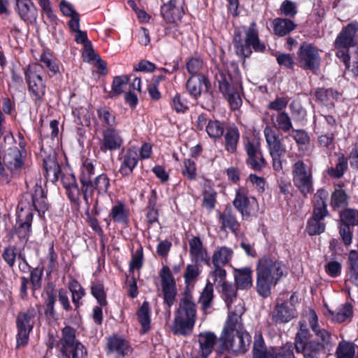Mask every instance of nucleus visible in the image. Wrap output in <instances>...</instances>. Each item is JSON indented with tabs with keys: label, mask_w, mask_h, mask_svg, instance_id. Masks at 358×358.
<instances>
[{
	"label": "nucleus",
	"mask_w": 358,
	"mask_h": 358,
	"mask_svg": "<svg viewBox=\"0 0 358 358\" xmlns=\"http://www.w3.org/2000/svg\"><path fill=\"white\" fill-rule=\"evenodd\" d=\"M243 312L244 308L240 304L236 313L228 316L220 336L224 348L234 353H245L251 342L250 334L242 329L241 317Z\"/></svg>",
	"instance_id": "f257e3e1"
},
{
	"label": "nucleus",
	"mask_w": 358,
	"mask_h": 358,
	"mask_svg": "<svg viewBox=\"0 0 358 358\" xmlns=\"http://www.w3.org/2000/svg\"><path fill=\"white\" fill-rule=\"evenodd\" d=\"M287 274L285 265L275 258L263 257L257 265V291L259 295L266 297L271 288Z\"/></svg>",
	"instance_id": "f03ea898"
},
{
	"label": "nucleus",
	"mask_w": 358,
	"mask_h": 358,
	"mask_svg": "<svg viewBox=\"0 0 358 358\" xmlns=\"http://www.w3.org/2000/svg\"><path fill=\"white\" fill-rule=\"evenodd\" d=\"M196 305L189 290L185 291L175 312L171 330L176 335L187 336L192 332L196 322Z\"/></svg>",
	"instance_id": "7ed1b4c3"
},
{
	"label": "nucleus",
	"mask_w": 358,
	"mask_h": 358,
	"mask_svg": "<svg viewBox=\"0 0 358 358\" xmlns=\"http://www.w3.org/2000/svg\"><path fill=\"white\" fill-rule=\"evenodd\" d=\"M234 45L236 53L240 57H247L252 53L251 48L256 52H263L266 46L260 41L256 23H250L245 32V38H242L240 33H236L234 36Z\"/></svg>",
	"instance_id": "20e7f679"
},
{
	"label": "nucleus",
	"mask_w": 358,
	"mask_h": 358,
	"mask_svg": "<svg viewBox=\"0 0 358 358\" xmlns=\"http://www.w3.org/2000/svg\"><path fill=\"white\" fill-rule=\"evenodd\" d=\"M264 136L269 155L272 158L273 169L276 172H282L283 170L282 157L286 152V148L282 141L289 140V136H286L280 138L276 129L270 126H266L264 128Z\"/></svg>",
	"instance_id": "39448f33"
},
{
	"label": "nucleus",
	"mask_w": 358,
	"mask_h": 358,
	"mask_svg": "<svg viewBox=\"0 0 358 358\" xmlns=\"http://www.w3.org/2000/svg\"><path fill=\"white\" fill-rule=\"evenodd\" d=\"M328 192L323 189H318L313 196L314 210L312 218L308 221L306 230L309 235L313 236L324 232L325 224L322 221L327 216L326 200Z\"/></svg>",
	"instance_id": "423d86ee"
},
{
	"label": "nucleus",
	"mask_w": 358,
	"mask_h": 358,
	"mask_svg": "<svg viewBox=\"0 0 358 358\" xmlns=\"http://www.w3.org/2000/svg\"><path fill=\"white\" fill-rule=\"evenodd\" d=\"M48 209V203L44 196V192L41 186L34 185L33 190L25 193L17 206V217L22 220L24 215L27 211L32 213L35 210L38 213H44Z\"/></svg>",
	"instance_id": "0eeeda50"
},
{
	"label": "nucleus",
	"mask_w": 358,
	"mask_h": 358,
	"mask_svg": "<svg viewBox=\"0 0 358 358\" xmlns=\"http://www.w3.org/2000/svg\"><path fill=\"white\" fill-rule=\"evenodd\" d=\"M48 209V203L44 196V192L41 186L34 185L33 190L25 193L17 206V217L22 220L24 215L27 211L32 213L35 210L38 213H44Z\"/></svg>",
	"instance_id": "6e6552de"
},
{
	"label": "nucleus",
	"mask_w": 358,
	"mask_h": 358,
	"mask_svg": "<svg viewBox=\"0 0 358 358\" xmlns=\"http://www.w3.org/2000/svg\"><path fill=\"white\" fill-rule=\"evenodd\" d=\"M292 176L294 185L304 196L313 192V178L312 169L299 159L292 166Z\"/></svg>",
	"instance_id": "1a4fd4ad"
},
{
	"label": "nucleus",
	"mask_w": 358,
	"mask_h": 358,
	"mask_svg": "<svg viewBox=\"0 0 358 358\" xmlns=\"http://www.w3.org/2000/svg\"><path fill=\"white\" fill-rule=\"evenodd\" d=\"M62 352L69 358H85L87 350L76 338V330L66 326L62 330Z\"/></svg>",
	"instance_id": "9d476101"
},
{
	"label": "nucleus",
	"mask_w": 358,
	"mask_h": 358,
	"mask_svg": "<svg viewBox=\"0 0 358 358\" xmlns=\"http://www.w3.org/2000/svg\"><path fill=\"white\" fill-rule=\"evenodd\" d=\"M215 78L220 91L227 99L231 108L232 110L239 108L242 104V100L238 90L230 85V76L224 71H218L215 75Z\"/></svg>",
	"instance_id": "9b49d317"
},
{
	"label": "nucleus",
	"mask_w": 358,
	"mask_h": 358,
	"mask_svg": "<svg viewBox=\"0 0 358 358\" xmlns=\"http://www.w3.org/2000/svg\"><path fill=\"white\" fill-rule=\"evenodd\" d=\"M42 65L33 64L26 71V78L28 83L29 91L36 103L41 102L45 94V86L41 76Z\"/></svg>",
	"instance_id": "f8f14e48"
},
{
	"label": "nucleus",
	"mask_w": 358,
	"mask_h": 358,
	"mask_svg": "<svg viewBox=\"0 0 358 358\" xmlns=\"http://www.w3.org/2000/svg\"><path fill=\"white\" fill-rule=\"evenodd\" d=\"M37 316V310L29 308L26 312L20 313L17 318V345H24L27 343L29 333L31 331L34 320Z\"/></svg>",
	"instance_id": "ddd939ff"
},
{
	"label": "nucleus",
	"mask_w": 358,
	"mask_h": 358,
	"mask_svg": "<svg viewBox=\"0 0 358 358\" xmlns=\"http://www.w3.org/2000/svg\"><path fill=\"white\" fill-rule=\"evenodd\" d=\"M162 288L164 303L171 307L176 301V285L168 266H164L160 271Z\"/></svg>",
	"instance_id": "4468645a"
},
{
	"label": "nucleus",
	"mask_w": 358,
	"mask_h": 358,
	"mask_svg": "<svg viewBox=\"0 0 358 358\" xmlns=\"http://www.w3.org/2000/svg\"><path fill=\"white\" fill-rule=\"evenodd\" d=\"M300 65L306 69H316L319 67L320 57L317 49L310 43H303L298 53Z\"/></svg>",
	"instance_id": "2eb2a0df"
},
{
	"label": "nucleus",
	"mask_w": 358,
	"mask_h": 358,
	"mask_svg": "<svg viewBox=\"0 0 358 358\" xmlns=\"http://www.w3.org/2000/svg\"><path fill=\"white\" fill-rule=\"evenodd\" d=\"M124 143V138L121 131L114 127H107L102 131V140L100 150L102 152L115 151L119 150Z\"/></svg>",
	"instance_id": "dca6fc26"
},
{
	"label": "nucleus",
	"mask_w": 358,
	"mask_h": 358,
	"mask_svg": "<svg viewBox=\"0 0 358 358\" xmlns=\"http://www.w3.org/2000/svg\"><path fill=\"white\" fill-rule=\"evenodd\" d=\"M247 152V163L255 171H261L266 166V160L263 157L260 143L258 141H248L245 144Z\"/></svg>",
	"instance_id": "f3484780"
},
{
	"label": "nucleus",
	"mask_w": 358,
	"mask_h": 358,
	"mask_svg": "<svg viewBox=\"0 0 358 358\" xmlns=\"http://www.w3.org/2000/svg\"><path fill=\"white\" fill-rule=\"evenodd\" d=\"M15 9L20 19L26 23L36 22L38 8L32 0H15Z\"/></svg>",
	"instance_id": "a211bd4d"
},
{
	"label": "nucleus",
	"mask_w": 358,
	"mask_h": 358,
	"mask_svg": "<svg viewBox=\"0 0 358 358\" xmlns=\"http://www.w3.org/2000/svg\"><path fill=\"white\" fill-rule=\"evenodd\" d=\"M256 203L255 198H252L251 201L249 199L247 192L243 188H238L236 190L233 204L243 217H249L255 211L252 205Z\"/></svg>",
	"instance_id": "6ab92c4d"
},
{
	"label": "nucleus",
	"mask_w": 358,
	"mask_h": 358,
	"mask_svg": "<svg viewBox=\"0 0 358 358\" xmlns=\"http://www.w3.org/2000/svg\"><path fill=\"white\" fill-rule=\"evenodd\" d=\"M41 155L43 157V166L47 176L52 177L53 180H57L60 173V166L57 162L55 152L52 149L47 151L42 147Z\"/></svg>",
	"instance_id": "aec40b11"
},
{
	"label": "nucleus",
	"mask_w": 358,
	"mask_h": 358,
	"mask_svg": "<svg viewBox=\"0 0 358 358\" xmlns=\"http://www.w3.org/2000/svg\"><path fill=\"white\" fill-rule=\"evenodd\" d=\"M182 1L181 0H170L162 7V15L164 19L170 23L180 20L183 15Z\"/></svg>",
	"instance_id": "412c9836"
},
{
	"label": "nucleus",
	"mask_w": 358,
	"mask_h": 358,
	"mask_svg": "<svg viewBox=\"0 0 358 358\" xmlns=\"http://www.w3.org/2000/svg\"><path fill=\"white\" fill-rule=\"evenodd\" d=\"M358 31V22H354L345 27L335 42L336 48H350L355 45V36Z\"/></svg>",
	"instance_id": "4be33fe9"
},
{
	"label": "nucleus",
	"mask_w": 358,
	"mask_h": 358,
	"mask_svg": "<svg viewBox=\"0 0 358 358\" xmlns=\"http://www.w3.org/2000/svg\"><path fill=\"white\" fill-rule=\"evenodd\" d=\"M279 348H266L261 335H256L252 349V358H276Z\"/></svg>",
	"instance_id": "5701e85b"
},
{
	"label": "nucleus",
	"mask_w": 358,
	"mask_h": 358,
	"mask_svg": "<svg viewBox=\"0 0 358 358\" xmlns=\"http://www.w3.org/2000/svg\"><path fill=\"white\" fill-rule=\"evenodd\" d=\"M318 318L313 310H310L308 313V322L315 334L318 340L320 341L319 344L322 345V348L331 344V337L330 334L325 329H321L317 322Z\"/></svg>",
	"instance_id": "b1692460"
},
{
	"label": "nucleus",
	"mask_w": 358,
	"mask_h": 358,
	"mask_svg": "<svg viewBox=\"0 0 358 358\" xmlns=\"http://www.w3.org/2000/svg\"><path fill=\"white\" fill-rule=\"evenodd\" d=\"M81 183V191L80 194L83 196V199L89 208L90 206H92L95 208L99 203V195L94 187L92 180H87L83 179Z\"/></svg>",
	"instance_id": "393cba45"
},
{
	"label": "nucleus",
	"mask_w": 358,
	"mask_h": 358,
	"mask_svg": "<svg viewBox=\"0 0 358 358\" xmlns=\"http://www.w3.org/2000/svg\"><path fill=\"white\" fill-rule=\"evenodd\" d=\"M3 162L4 165L12 173H17L22 166V156L17 147L9 148L5 153Z\"/></svg>",
	"instance_id": "a878e982"
},
{
	"label": "nucleus",
	"mask_w": 358,
	"mask_h": 358,
	"mask_svg": "<svg viewBox=\"0 0 358 358\" xmlns=\"http://www.w3.org/2000/svg\"><path fill=\"white\" fill-rule=\"evenodd\" d=\"M217 340L216 335L211 331H203L199 334V350L203 358L207 357L212 352Z\"/></svg>",
	"instance_id": "bb28decb"
},
{
	"label": "nucleus",
	"mask_w": 358,
	"mask_h": 358,
	"mask_svg": "<svg viewBox=\"0 0 358 358\" xmlns=\"http://www.w3.org/2000/svg\"><path fill=\"white\" fill-rule=\"evenodd\" d=\"M189 251L192 261L196 263L206 262H209V257L206 251L203 248L201 241L198 237H194L189 241Z\"/></svg>",
	"instance_id": "cd10ccee"
},
{
	"label": "nucleus",
	"mask_w": 358,
	"mask_h": 358,
	"mask_svg": "<svg viewBox=\"0 0 358 358\" xmlns=\"http://www.w3.org/2000/svg\"><path fill=\"white\" fill-rule=\"evenodd\" d=\"M202 84L205 85L206 90H208L210 87V82L204 76H192L187 80L186 85L187 90L191 96L197 98L201 95Z\"/></svg>",
	"instance_id": "c85d7f7f"
},
{
	"label": "nucleus",
	"mask_w": 358,
	"mask_h": 358,
	"mask_svg": "<svg viewBox=\"0 0 358 358\" xmlns=\"http://www.w3.org/2000/svg\"><path fill=\"white\" fill-rule=\"evenodd\" d=\"M108 351L114 353L117 357L127 355L131 352V348L127 341L118 336H113L108 339Z\"/></svg>",
	"instance_id": "c756f323"
},
{
	"label": "nucleus",
	"mask_w": 358,
	"mask_h": 358,
	"mask_svg": "<svg viewBox=\"0 0 358 358\" xmlns=\"http://www.w3.org/2000/svg\"><path fill=\"white\" fill-rule=\"evenodd\" d=\"M295 317V311L285 303H278L271 313V317L275 322H288Z\"/></svg>",
	"instance_id": "7c9ffc66"
},
{
	"label": "nucleus",
	"mask_w": 358,
	"mask_h": 358,
	"mask_svg": "<svg viewBox=\"0 0 358 358\" xmlns=\"http://www.w3.org/2000/svg\"><path fill=\"white\" fill-rule=\"evenodd\" d=\"M222 293L224 297L225 302L229 309V315L236 313L238 306L242 303L239 302L237 306H233V301L236 299V288L227 282L221 285Z\"/></svg>",
	"instance_id": "2f4dec72"
},
{
	"label": "nucleus",
	"mask_w": 358,
	"mask_h": 358,
	"mask_svg": "<svg viewBox=\"0 0 358 358\" xmlns=\"http://www.w3.org/2000/svg\"><path fill=\"white\" fill-rule=\"evenodd\" d=\"M252 273L249 267L235 269L234 277L237 287L241 289L250 288L252 285Z\"/></svg>",
	"instance_id": "473e14b6"
},
{
	"label": "nucleus",
	"mask_w": 358,
	"mask_h": 358,
	"mask_svg": "<svg viewBox=\"0 0 358 358\" xmlns=\"http://www.w3.org/2000/svg\"><path fill=\"white\" fill-rule=\"evenodd\" d=\"M138 162V155L135 150L129 149L123 158L120 173L122 176H128L132 173Z\"/></svg>",
	"instance_id": "72a5a7b5"
},
{
	"label": "nucleus",
	"mask_w": 358,
	"mask_h": 358,
	"mask_svg": "<svg viewBox=\"0 0 358 358\" xmlns=\"http://www.w3.org/2000/svg\"><path fill=\"white\" fill-rule=\"evenodd\" d=\"M233 256V250L228 247L222 246L217 249L213 255L212 262L214 266H223L228 264Z\"/></svg>",
	"instance_id": "f704fd0d"
},
{
	"label": "nucleus",
	"mask_w": 358,
	"mask_h": 358,
	"mask_svg": "<svg viewBox=\"0 0 358 358\" xmlns=\"http://www.w3.org/2000/svg\"><path fill=\"white\" fill-rule=\"evenodd\" d=\"M271 121L276 129L288 132L292 129V122L291 117L287 113L281 111L276 115H271Z\"/></svg>",
	"instance_id": "c9c22d12"
},
{
	"label": "nucleus",
	"mask_w": 358,
	"mask_h": 358,
	"mask_svg": "<svg viewBox=\"0 0 358 358\" xmlns=\"http://www.w3.org/2000/svg\"><path fill=\"white\" fill-rule=\"evenodd\" d=\"M62 182L69 199L73 201H78L80 192L74 176L71 174L64 176L62 178Z\"/></svg>",
	"instance_id": "e433bc0d"
},
{
	"label": "nucleus",
	"mask_w": 358,
	"mask_h": 358,
	"mask_svg": "<svg viewBox=\"0 0 358 358\" xmlns=\"http://www.w3.org/2000/svg\"><path fill=\"white\" fill-rule=\"evenodd\" d=\"M348 280L358 286V252L354 250L348 255Z\"/></svg>",
	"instance_id": "4c0bfd02"
},
{
	"label": "nucleus",
	"mask_w": 358,
	"mask_h": 358,
	"mask_svg": "<svg viewBox=\"0 0 358 358\" xmlns=\"http://www.w3.org/2000/svg\"><path fill=\"white\" fill-rule=\"evenodd\" d=\"M273 25L274 33L279 36L288 34L296 27L295 24L292 20L283 18L273 20Z\"/></svg>",
	"instance_id": "58836bf2"
},
{
	"label": "nucleus",
	"mask_w": 358,
	"mask_h": 358,
	"mask_svg": "<svg viewBox=\"0 0 358 358\" xmlns=\"http://www.w3.org/2000/svg\"><path fill=\"white\" fill-rule=\"evenodd\" d=\"M322 345L318 343L311 341L301 345L299 343L296 350L297 352L303 353L304 358H317Z\"/></svg>",
	"instance_id": "ea45409f"
},
{
	"label": "nucleus",
	"mask_w": 358,
	"mask_h": 358,
	"mask_svg": "<svg viewBox=\"0 0 358 358\" xmlns=\"http://www.w3.org/2000/svg\"><path fill=\"white\" fill-rule=\"evenodd\" d=\"M213 297V283L208 281L199 299V303L201 304V309L203 311L211 307Z\"/></svg>",
	"instance_id": "a19ab883"
},
{
	"label": "nucleus",
	"mask_w": 358,
	"mask_h": 358,
	"mask_svg": "<svg viewBox=\"0 0 358 358\" xmlns=\"http://www.w3.org/2000/svg\"><path fill=\"white\" fill-rule=\"evenodd\" d=\"M317 99L324 104L333 106L334 101L339 97V94L332 89H317L315 92Z\"/></svg>",
	"instance_id": "79ce46f5"
},
{
	"label": "nucleus",
	"mask_w": 358,
	"mask_h": 358,
	"mask_svg": "<svg viewBox=\"0 0 358 358\" xmlns=\"http://www.w3.org/2000/svg\"><path fill=\"white\" fill-rule=\"evenodd\" d=\"M24 217L20 222L19 227L16 230V234L20 239L25 240L28 238L30 234L31 222L32 220V214L30 211L23 213Z\"/></svg>",
	"instance_id": "37998d69"
},
{
	"label": "nucleus",
	"mask_w": 358,
	"mask_h": 358,
	"mask_svg": "<svg viewBox=\"0 0 358 358\" xmlns=\"http://www.w3.org/2000/svg\"><path fill=\"white\" fill-rule=\"evenodd\" d=\"M138 320L141 324L144 333L147 332L150 328V315L149 303L144 301L137 312Z\"/></svg>",
	"instance_id": "c03bdc74"
},
{
	"label": "nucleus",
	"mask_w": 358,
	"mask_h": 358,
	"mask_svg": "<svg viewBox=\"0 0 358 358\" xmlns=\"http://www.w3.org/2000/svg\"><path fill=\"white\" fill-rule=\"evenodd\" d=\"M238 139L239 133L237 129L230 128L227 129L224 136V145L226 150L231 153L235 152Z\"/></svg>",
	"instance_id": "a18cd8bd"
},
{
	"label": "nucleus",
	"mask_w": 358,
	"mask_h": 358,
	"mask_svg": "<svg viewBox=\"0 0 358 358\" xmlns=\"http://www.w3.org/2000/svg\"><path fill=\"white\" fill-rule=\"evenodd\" d=\"M220 218L223 228H228L234 233L238 230L239 224L231 208H226L221 214Z\"/></svg>",
	"instance_id": "49530a36"
},
{
	"label": "nucleus",
	"mask_w": 358,
	"mask_h": 358,
	"mask_svg": "<svg viewBox=\"0 0 358 358\" xmlns=\"http://www.w3.org/2000/svg\"><path fill=\"white\" fill-rule=\"evenodd\" d=\"M206 131L210 138H220L224 133V126L218 120H209Z\"/></svg>",
	"instance_id": "de8ad7c7"
},
{
	"label": "nucleus",
	"mask_w": 358,
	"mask_h": 358,
	"mask_svg": "<svg viewBox=\"0 0 358 358\" xmlns=\"http://www.w3.org/2000/svg\"><path fill=\"white\" fill-rule=\"evenodd\" d=\"M329 314L331 316V320L334 321H336L338 322H343L348 318L352 317V307L350 303H345L343 306L338 310V313H334L331 310H329Z\"/></svg>",
	"instance_id": "09e8293b"
},
{
	"label": "nucleus",
	"mask_w": 358,
	"mask_h": 358,
	"mask_svg": "<svg viewBox=\"0 0 358 358\" xmlns=\"http://www.w3.org/2000/svg\"><path fill=\"white\" fill-rule=\"evenodd\" d=\"M110 215L115 222L126 223L128 220V214L124 204L120 203L114 206L110 211Z\"/></svg>",
	"instance_id": "8fccbe9b"
},
{
	"label": "nucleus",
	"mask_w": 358,
	"mask_h": 358,
	"mask_svg": "<svg viewBox=\"0 0 358 358\" xmlns=\"http://www.w3.org/2000/svg\"><path fill=\"white\" fill-rule=\"evenodd\" d=\"M92 182L97 192V195L106 194L110 186V180L106 174L98 176Z\"/></svg>",
	"instance_id": "3c124183"
},
{
	"label": "nucleus",
	"mask_w": 358,
	"mask_h": 358,
	"mask_svg": "<svg viewBox=\"0 0 358 358\" xmlns=\"http://www.w3.org/2000/svg\"><path fill=\"white\" fill-rule=\"evenodd\" d=\"M348 162L343 156H341L338 159V163L335 168H330L327 170L329 176L339 178L343 176L344 172L347 170Z\"/></svg>",
	"instance_id": "603ef678"
},
{
	"label": "nucleus",
	"mask_w": 358,
	"mask_h": 358,
	"mask_svg": "<svg viewBox=\"0 0 358 358\" xmlns=\"http://www.w3.org/2000/svg\"><path fill=\"white\" fill-rule=\"evenodd\" d=\"M336 355L337 358H354L355 349L352 344L348 342L340 343Z\"/></svg>",
	"instance_id": "864d4df0"
},
{
	"label": "nucleus",
	"mask_w": 358,
	"mask_h": 358,
	"mask_svg": "<svg viewBox=\"0 0 358 358\" xmlns=\"http://www.w3.org/2000/svg\"><path fill=\"white\" fill-rule=\"evenodd\" d=\"M128 82L129 78L127 76L115 77L112 85L111 96L120 95Z\"/></svg>",
	"instance_id": "5fc2aeb1"
},
{
	"label": "nucleus",
	"mask_w": 358,
	"mask_h": 358,
	"mask_svg": "<svg viewBox=\"0 0 358 358\" xmlns=\"http://www.w3.org/2000/svg\"><path fill=\"white\" fill-rule=\"evenodd\" d=\"M69 289L72 294V301L76 304L78 305L79 301L85 295V289L83 287L79 284V282L73 280L69 283Z\"/></svg>",
	"instance_id": "6e6d98bb"
},
{
	"label": "nucleus",
	"mask_w": 358,
	"mask_h": 358,
	"mask_svg": "<svg viewBox=\"0 0 358 358\" xmlns=\"http://www.w3.org/2000/svg\"><path fill=\"white\" fill-rule=\"evenodd\" d=\"M91 292L101 306H104L107 304L103 285L101 283H93L91 287Z\"/></svg>",
	"instance_id": "4d7b16f0"
},
{
	"label": "nucleus",
	"mask_w": 358,
	"mask_h": 358,
	"mask_svg": "<svg viewBox=\"0 0 358 358\" xmlns=\"http://www.w3.org/2000/svg\"><path fill=\"white\" fill-rule=\"evenodd\" d=\"M201 273V269L199 266V263H194V264H189L186 267V271L184 274L185 283L189 285L193 282Z\"/></svg>",
	"instance_id": "13d9d810"
},
{
	"label": "nucleus",
	"mask_w": 358,
	"mask_h": 358,
	"mask_svg": "<svg viewBox=\"0 0 358 358\" xmlns=\"http://www.w3.org/2000/svg\"><path fill=\"white\" fill-rule=\"evenodd\" d=\"M341 224L355 225L358 222V213L356 210L348 209L341 213Z\"/></svg>",
	"instance_id": "bf43d9fd"
},
{
	"label": "nucleus",
	"mask_w": 358,
	"mask_h": 358,
	"mask_svg": "<svg viewBox=\"0 0 358 358\" xmlns=\"http://www.w3.org/2000/svg\"><path fill=\"white\" fill-rule=\"evenodd\" d=\"M182 173L189 180H194L196 176L195 162L189 159H185Z\"/></svg>",
	"instance_id": "052dcab7"
},
{
	"label": "nucleus",
	"mask_w": 358,
	"mask_h": 358,
	"mask_svg": "<svg viewBox=\"0 0 358 358\" xmlns=\"http://www.w3.org/2000/svg\"><path fill=\"white\" fill-rule=\"evenodd\" d=\"M348 196L345 191L336 189L331 196V205L334 207L344 206L347 204Z\"/></svg>",
	"instance_id": "680f3d73"
},
{
	"label": "nucleus",
	"mask_w": 358,
	"mask_h": 358,
	"mask_svg": "<svg viewBox=\"0 0 358 358\" xmlns=\"http://www.w3.org/2000/svg\"><path fill=\"white\" fill-rule=\"evenodd\" d=\"M73 114L77 117V124L84 125L90 123V114L88 110L83 107L73 110Z\"/></svg>",
	"instance_id": "e2e57ef3"
},
{
	"label": "nucleus",
	"mask_w": 358,
	"mask_h": 358,
	"mask_svg": "<svg viewBox=\"0 0 358 358\" xmlns=\"http://www.w3.org/2000/svg\"><path fill=\"white\" fill-rule=\"evenodd\" d=\"M334 133L333 131L321 134L318 136V143L320 147L326 148L328 150H332L334 145Z\"/></svg>",
	"instance_id": "0e129e2a"
},
{
	"label": "nucleus",
	"mask_w": 358,
	"mask_h": 358,
	"mask_svg": "<svg viewBox=\"0 0 358 358\" xmlns=\"http://www.w3.org/2000/svg\"><path fill=\"white\" fill-rule=\"evenodd\" d=\"M203 61L200 58H191L186 64L187 69L192 76L199 75L203 67Z\"/></svg>",
	"instance_id": "69168bd1"
},
{
	"label": "nucleus",
	"mask_w": 358,
	"mask_h": 358,
	"mask_svg": "<svg viewBox=\"0 0 358 358\" xmlns=\"http://www.w3.org/2000/svg\"><path fill=\"white\" fill-rule=\"evenodd\" d=\"M341 264L336 261H330L324 266V270L327 273L333 278H336L341 275Z\"/></svg>",
	"instance_id": "338daca9"
},
{
	"label": "nucleus",
	"mask_w": 358,
	"mask_h": 358,
	"mask_svg": "<svg viewBox=\"0 0 358 358\" xmlns=\"http://www.w3.org/2000/svg\"><path fill=\"white\" fill-rule=\"evenodd\" d=\"M210 276L213 278L214 283L217 282L220 286L227 282L226 271L220 266H214V271L210 273Z\"/></svg>",
	"instance_id": "774afa93"
}]
</instances>
